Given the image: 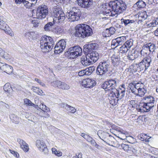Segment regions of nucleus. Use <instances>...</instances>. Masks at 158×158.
<instances>
[{
    "label": "nucleus",
    "instance_id": "5",
    "mask_svg": "<svg viewBox=\"0 0 158 158\" xmlns=\"http://www.w3.org/2000/svg\"><path fill=\"white\" fill-rule=\"evenodd\" d=\"M81 15V12L80 11L76 12L70 11L66 13V16L70 21L74 22L78 21L80 19Z\"/></svg>",
    "mask_w": 158,
    "mask_h": 158
},
{
    "label": "nucleus",
    "instance_id": "26",
    "mask_svg": "<svg viewBox=\"0 0 158 158\" xmlns=\"http://www.w3.org/2000/svg\"><path fill=\"white\" fill-rule=\"evenodd\" d=\"M0 29L3 30L8 34H11L10 31L8 30V29H9L8 26L1 19H0Z\"/></svg>",
    "mask_w": 158,
    "mask_h": 158
},
{
    "label": "nucleus",
    "instance_id": "38",
    "mask_svg": "<svg viewBox=\"0 0 158 158\" xmlns=\"http://www.w3.org/2000/svg\"><path fill=\"white\" fill-rule=\"evenodd\" d=\"M121 147L125 151L128 153L129 152V151H131L133 149L131 147H130L128 145L124 144H122L121 145Z\"/></svg>",
    "mask_w": 158,
    "mask_h": 158
},
{
    "label": "nucleus",
    "instance_id": "29",
    "mask_svg": "<svg viewBox=\"0 0 158 158\" xmlns=\"http://www.w3.org/2000/svg\"><path fill=\"white\" fill-rule=\"evenodd\" d=\"M72 51L74 52L75 54H77V56H80L81 55L82 53V50L81 47L79 46H74L72 47Z\"/></svg>",
    "mask_w": 158,
    "mask_h": 158
},
{
    "label": "nucleus",
    "instance_id": "58",
    "mask_svg": "<svg viewBox=\"0 0 158 158\" xmlns=\"http://www.w3.org/2000/svg\"><path fill=\"white\" fill-rule=\"evenodd\" d=\"M17 142L20 145V147L23 146L24 145H25V144H26V143L25 141L20 139H17Z\"/></svg>",
    "mask_w": 158,
    "mask_h": 158
},
{
    "label": "nucleus",
    "instance_id": "30",
    "mask_svg": "<svg viewBox=\"0 0 158 158\" xmlns=\"http://www.w3.org/2000/svg\"><path fill=\"white\" fill-rule=\"evenodd\" d=\"M81 62L82 65L85 66L89 65L93 63L90 59L86 57V56L85 57L82 58Z\"/></svg>",
    "mask_w": 158,
    "mask_h": 158
},
{
    "label": "nucleus",
    "instance_id": "64",
    "mask_svg": "<svg viewBox=\"0 0 158 158\" xmlns=\"http://www.w3.org/2000/svg\"><path fill=\"white\" fill-rule=\"evenodd\" d=\"M39 89V88L38 87H35L33 86H32L31 87V89L32 90V91L36 93Z\"/></svg>",
    "mask_w": 158,
    "mask_h": 158
},
{
    "label": "nucleus",
    "instance_id": "44",
    "mask_svg": "<svg viewBox=\"0 0 158 158\" xmlns=\"http://www.w3.org/2000/svg\"><path fill=\"white\" fill-rule=\"evenodd\" d=\"M106 32L108 33L110 35L114 34L115 31V28L113 27H111L109 28H106Z\"/></svg>",
    "mask_w": 158,
    "mask_h": 158
},
{
    "label": "nucleus",
    "instance_id": "8",
    "mask_svg": "<svg viewBox=\"0 0 158 158\" xmlns=\"http://www.w3.org/2000/svg\"><path fill=\"white\" fill-rule=\"evenodd\" d=\"M36 146L40 151H42L45 155L48 154V151L45 142L42 139H38L35 142Z\"/></svg>",
    "mask_w": 158,
    "mask_h": 158
},
{
    "label": "nucleus",
    "instance_id": "9",
    "mask_svg": "<svg viewBox=\"0 0 158 158\" xmlns=\"http://www.w3.org/2000/svg\"><path fill=\"white\" fill-rule=\"evenodd\" d=\"M77 3L81 7L87 10L91 9L93 5L92 0H77Z\"/></svg>",
    "mask_w": 158,
    "mask_h": 158
},
{
    "label": "nucleus",
    "instance_id": "41",
    "mask_svg": "<svg viewBox=\"0 0 158 158\" xmlns=\"http://www.w3.org/2000/svg\"><path fill=\"white\" fill-rule=\"evenodd\" d=\"M136 4L139 8H143L146 6L145 3L142 0H139L136 2Z\"/></svg>",
    "mask_w": 158,
    "mask_h": 158
},
{
    "label": "nucleus",
    "instance_id": "32",
    "mask_svg": "<svg viewBox=\"0 0 158 158\" xmlns=\"http://www.w3.org/2000/svg\"><path fill=\"white\" fill-rule=\"evenodd\" d=\"M121 21L122 23L124 24L125 26H129L135 22V21L134 20L129 19H126L123 18L121 19Z\"/></svg>",
    "mask_w": 158,
    "mask_h": 158
},
{
    "label": "nucleus",
    "instance_id": "39",
    "mask_svg": "<svg viewBox=\"0 0 158 158\" xmlns=\"http://www.w3.org/2000/svg\"><path fill=\"white\" fill-rule=\"evenodd\" d=\"M54 52L55 54H59L61 52L64 50H62V48L60 46L58 45L57 43L55 46Z\"/></svg>",
    "mask_w": 158,
    "mask_h": 158
},
{
    "label": "nucleus",
    "instance_id": "35",
    "mask_svg": "<svg viewBox=\"0 0 158 158\" xmlns=\"http://www.w3.org/2000/svg\"><path fill=\"white\" fill-rule=\"evenodd\" d=\"M24 104L27 106H32L34 108L37 107L38 105L33 104L31 101L27 98L24 99Z\"/></svg>",
    "mask_w": 158,
    "mask_h": 158
},
{
    "label": "nucleus",
    "instance_id": "23",
    "mask_svg": "<svg viewBox=\"0 0 158 158\" xmlns=\"http://www.w3.org/2000/svg\"><path fill=\"white\" fill-rule=\"evenodd\" d=\"M111 61L112 65L115 67L118 66L122 64L119 57H118V56H112Z\"/></svg>",
    "mask_w": 158,
    "mask_h": 158
},
{
    "label": "nucleus",
    "instance_id": "18",
    "mask_svg": "<svg viewBox=\"0 0 158 158\" xmlns=\"http://www.w3.org/2000/svg\"><path fill=\"white\" fill-rule=\"evenodd\" d=\"M139 107V108L138 109V111L141 112L149 111L151 109L146 102L141 103Z\"/></svg>",
    "mask_w": 158,
    "mask_h": 158
},
{
    "label": "nucleus",
    "instance_id": "53",
    "mask_svg": "<svg viewBox=\"0 0 158 158\" xmlns=\"http://www.w3.org/2000/svg\"><path fill=\"white\" fill-rule=\"evenodd\" d=\"M114 129L118 132L121 133L122 134H125V131L123 130L122 129H121L118 126H115L114 127Z\"/></svg>",
    "mask_w": 158,
    "mask_h": 158
},
{
    "label": "nucleus",
    "instance_id": "63",
    "mask_svg": "<svg viewBox=\"0 0 158 158\" xmlns=\"http://www.w3.org/2000/svg\"><path fill=\"white\" fill-rule=\"evenodd\" d=\"M144 13H145L144 12V13L143 14H142V15H141L140 14V16H139L138 17L139 19L140 18H141L144 19V20L145 19H146L147 17V15L146 14H144Z\"/></svg>",
    "mask_w": 158,
    "mask_h": 158
},
{
    "label": "nucleus",
    "instance_id": "17",
    "mask_svg": "<svg viewBox=\"0 0 158 158\" xmlns=\"http://www.w3.org/2000/svg\"><path fill=\"white\" fill-rule=\"evenodd\" d=\"M40 44L41 51L43 52H48L51 51L53 48V46L44 43L43 40L40 41Z\"/></svg>",
    "mask_w": 158,
    "mask_h": 158
},
{
    "label": "nucleus",
    "instance_id": "14",
    "mask_svg": "<svg viewBox=\"0 0 158 158\" xmlns=\"http://www.w3.org/2000/svg\"><path fill=\"white\" fill-rule=\"evenodd\" d=\"M126 40L125 36H121L112 40L111 42L112 46L116 48L122 45Z\"/></svg>",
    "mask_w": 158,
    "mask_h": 158
},
{
    "label": "nucleus",
    "instance_id": "33",
    "mask_svg": "<svg viewBox=\"0 0 158 158\" xmlns=\"http://www.w3.org/2000/svg\"><path fill=\"white\" fill-rule=\"evenodd\" d=\"M3 89L5 92L10 93L13 91L11 86L9 83H6L3 87Z\"/></svg>",
    "mask_w": 158,
    "mask_h": 158
},
{
    "label": "nucleus",
    "instance_id": "48",
    "mask_svg": "<svg viewBox=\"0 0 158 158\" xmlns=\"http://www.w3.org/2000/svg\"><path fill=\"white\" fill-rule=\"evenodd\" d=\"M52 150L53 153L58 156H60L62 155V153L60 151H57L55 148H52Z\"/></svg>",
    "mask_w": 158,
    "mask_h": 158
},
{
    "label": "nucleus",
    "instance_id": "20",
    "mask_svg": "<svg viewBox=\"0 0 158 158\" xmlns=\"http://www.w3.org/2000/svg\"><path fill=\"white\" fill-rule=\"evenodd\" d=\"M1 70L7 74H10L12 72L13 68L11 66L6 63H3L2 67L1 68Z\"/></svg>",
    "mask_w": 158,
    "mask_h": 158
},
{
    "label": "nucleus",
    "instance_id": "50",
    "mask_svg": "<svg viewBox=\"0 0 158 158\" xmlns=\"http://www.w3.org/2000/svg\"><path fill=\"white\" fill-rule=\"evenodd\" d=\"M22 3L27 8H29L32 6V4L26 0H23Z\"/></svg>",
    "mask_w": 158,
    "mask_h": 158
},
{
    "label": "nucleus",
    "instance_id": "49",
    "mask_svg": "<svg viewBox=\"0 0 158 158\" xmlns=\"http://www.w3.org/2000/svg\"><path fill=\"white\" fill-rule=\"evenodd\" d=\"M70 87L68 85L64 82H62L60 88L64 89H68Z\"/></svg>",
    "mask_w": 158,
    "mask_h": 158
},
{
    "label": "nucleus",
    "instance_id": "54",
    "mask_svg": "<svg viewBox=\"0 0 158 158\" xmlns=\"http://www.w3.org/2000/svg\"><path fill=\"white\" fill-rule=\"evenodd\" d=\"M114 91H112L110 92V93H113V94H114V95L117 98H118V94H119V90H117L116 89H115V90H113Z\"/></svg>",
    "mask_w": 158,
    "mask_h": 158
},
{
    "label": "nucleus",
    "instance_id": "22",
    "mask_svg": "<svg viewBox=\"0 0 158 158\" xmlns=\"http://www.w3.org/2000/svg\"><path fill=\"white\" fill-rule=\"evenodd\" d=\"M55 22L53 21L52 22H49L46 24L44 27V29L45 31H53L55 26Z\"/></svg>",
    "mask_w": 158,
    "mask_h": 158
},
{
    "label": "nucleus",
    "instance_id": "60",
    "mask_svg": "<svg viewBox=\"0 0 158 158\" xmlns=\"http://www.w3.org/2000/svg\"><path fill=\"white\" fill-rule=\"evenodd\" d=\"M6 53L3 51L2 48L0 50V56L5 58L6 55Z\"/></svg>",
    "mask_w": 158,
    "mask_h": 158
},
{
    "label": "nucleus",
    "instance_id": "31",
    "mask_svg": "<svg viewBox=\"0 0 158 158\" xmlns=\"http://www.w3.org/2000/svg\"><path fill=\"white\" fill-rule=\"evenodd\" d=\"M53 32L57 34H63L65 33L64 27H55Z\"/></svg>",
    "mask_w": 158,
    "mask_h": 158
},
{
    "label": "nucleus",
    "instance_id": "42",
    "mask_svg": "<svg viewBox=\"0 0 158 158\" xmlns=\"http://www.w3.org/2000/svg\"><path fill=\"white\" fill-rule=\"evenodd\" d=\"M129 49V48L124 44L120 48V51H122V53H126Z\"/></svg>",
    "mask_w": 158,
    "mask_h": 158
},
{
    "label": "nucleus",
    "instance_id": "28",
    "mask_svg": "<svg viewBox=\"0 0 158 158\" xmlns=\"http://www.w3.org/2000/svg\"><path fill=\"white\" fill-rule=\"evenodd\" d=\"M53 13L52 15L53 16H57V15L63 11L62 8L59 6H54L52 9Z\"/></svg>",
    "mask_w": 158,
    "mask_h": 158
},
{
    "label": "nucleus",
    "instance_id": "11",
    "mask_svg": "<svg viewBox=\"0 0 158 158\" xmlns=\"http://www.w3.org/2000/svg\"><path fill=\"white\" fill-rule=\"evenodd\" d=\"M141 55V51L133 49L128 53L127 57L128 60L132 61L139 56Z\"/></svg>",
    "mask_w": 158,
    "mask_h": 158
},
{
    "label": "nucleus",
    "instance_id": "37",
    "mask_svg": "<svg viewBox=\"0 0 158 158\" xmlns=\"http://www.w3.org/2000/svg\"><path fill=\"white\" fill-rule=\"evenodd\" d=\"M66 39H61L57 43V45L60 46L62 50H64L65 48L66 44Z\"/></svg>",
    "mask_w": 158,
    "mask_h": 158
},
{
    "label": "nucleus",
    "instance_id": "34",
    "mask_svg": "<svg viewBox=\"0 0 158 158\" xmlns=\"http://www.w3.org/2000/svg\"><path fill=\"white\" fill-rule=\"evenodd\" d=\"M55 17L57 19L59 22L64 21L65 18V15L63 11L58 14L57 16H55Z\"/></svg>",
    "mask_w": 158,
    "mask_h": 158
},
{
    "label": "nucleus",
    "instance_id": "21",
    "mask_svg": "<svg viewBox=\"0 0 158 158\" xmlns=\"http://www.w3.org/2000/svg\"><path fill=\"white\" fill-rule=\"evenodd\" d=\"M139 84V83H137L135 84L133 83H131L129 84L128 87L131 92L136 96L138 95V94L137 93V89L138 88V85Z\"/></svg>",
    "mask_w": 158,
    "mask_h": 158
},
{
    "label": "nucleus",
    "instance_id": "56",
    "mask_svg": "<svg viewBox=\"0 0 158 158\" xmlns=\"http://www.w3.org/2000/svg\"><path fill=\"white\" fill-rule=\"evenodd\" d=\"M149 50L150 52H153L156 49V46L154 44H151L149 47Z\"/></svg>",
    "mask_w": 158,
    "mask_h": 158
},
{
    "label": "nucleus",
    "instance_id": "3",
    "mask_svg": "<svg viewBox=\"0 0 158 158\" xmlns=\"http://www.w3.org/2000/svg\"><path fill=\"white\" fill-rule=\"evenodd\" d=\"M110 61L108 60L101 62L97 68V74L102 76L107 73L110 68Z\"/></svg>",
    "mask_w": 158,
    "mask_h": 158
},
{
    "label": "nucleus",
    "instance_id": "47",
    "mask_svg": "<svg viewBox=\"0 0 158 158\" xmlns=\"http://www.w3.org/2000/svg\"><path fill=\"white\" fill-rule=\"evenodd\" d=\"M60 106L61 107L64 108L66 110L70 112L71 106L64 103L61 104Z\"/></svg>",
    "mask_w": 158,
    "mask_h": 158
},
{
    "label": "nucleus",
    "instance_id": "16",
    "mask_svg": "<svg viewBox=\"0 0 158 158\" xmlns=\"http://www.w3.org/2000/svg\"><path fill=\"white\" fill-rule=\"evenodd\" d=\"M143 99L145 101V102L151 109L154 106L155 98L152 96L149 95L145 96L143 98Z\"/></svg>",
    "mask_w": 158,
    "mask_h": 158
},
{
    "label": "nucleus",
    "instance_id": "1",
    "mask_svg": "<svg viewBox=\"0 0 158 158\" xmlns=\"http://www.w3.org/2000/svg\"><path fill=\"white\" fill-rule=\"evenodd\" d=\"M106 6L107 8L111 12V16H112L123 13L125 11L127 7L125 2L122 0L111 1L106 3Z\"/></svg>",
    "mask_w": 158,
    "mask_h": 158
},
{
    "label": "nucleus",
    "instance_id": "7",
    "mask_svg": "<svg viewBox=\"0 0 158 158\" xmlns=\"http://www.w3.org/2000/svg\"><path fill=\"white\" fill-rule=\"evenodd\" d=\"M48 15V8L44 7L39 6L37 9L36 15L37 18L39 19L45 18Z\"/></svg>",
    "mask_w": 158,
    "mask_h": 158
},
{
    "label": "nucleus",
    "instance_id": "36",
    "mask_svg": "<svg viewBox=\"0 0 158 158\" xmlns=\"http://www.w3.org/2000/svg\"><path fill=\"white\" fill-rule=\"evenodd\" d=\"M147 134H142L138 136L139 139L142 141H144L145 142H149L150 141L149 139L151 138L150 137L149 138H148L147 137Z\"/></svg>",
    "mask_w": 158,
    "mask_h": 158
},
{
    "label": "nucleus",
    "instance_id": "57",
    "mask_svg": "<svg viewBox=\"0 0 158 158\" xmlns=\"http://www.w3.org/2000/svg\"><path fill=\"white\" fill-rule=\"evenodd\" d=\"M23 146H21V148L25 152H27L29 150L28 145L26 143L25 145H24Z\"/></svg>",
    "mask_w": 158,
    "mask_h": 158
},
{
    "label": "nucleus",
    "instance_id": "61",
    "mask_svg": "<svg viewBox=\"0 0 158 158\" xmlns=\"http://www.w3.org/2000/svg\"><path fill=\"white\" fill-rule=\"evenodd\" d=\"M43 107H42V109L44 110H43L45 112L47 113L48 112H49L50 111L49 108L47 107L45 105H43Z\"/></svg>",
    "mask_w": 158,
    "mask_h": 158
},
{
    "label": "nucleus",
    "instance_id": "24",
    "mask_svg": "<svg viewBox=\"0 0 158 158\" xmlns=\"http://www.w3.org/2000/svg\"><path fill=\"white\" fill-rule=\"evenodd\" d=\"M43 40L44 43L47 44L49 45H51L53 47L54 44V40L52 39L50 36L45 35L42 37V40Z\"/></svg>",
    "mask_w": 158,
    "mask_h": 158
},
{
    "label": "nucleus",
    "instance_id": "43",
    "mask_svg": "<svg viewBox=\"0 0 158 158\" xmlns=\"http://www.w3.org/2000/svg\"><path fill=\"white\" fill-rule=\"evenodd\" d=\"M133 40L132 39H130L127 41L124 44L128 48H130L133 45Z\"/></svg>",
    "mask_w": 158,
    "mask_h": 158
},
{
    "label": "nucleus",
    "instance_id": "51",
    "mask_svg": "<svg viewBox=\"0 0 158 158\" xmlns=\"http://www.w3.org/2000/svg\"><path fill=\"white\" fill-rule=\"evenodd\" d=\"M49 115L47 113L45 112L43 110L41 111L40 116L41 117H44L46 118H48L49 117Z\"/></svg>",
    "mask_w": 158,
    "mask_h": 158
},
{
    "label": "nucleus",
    "instance_id": "59",
    "mask_svg": "<svg viewBox=\"0 0 158 158\" xmlns=\"http://www.w3.org/2000/svg\"><path fill=\"white\" fill-rule=\"evenodd\" d=\"M78 75L80 76H82L85 75H87L85 69L82 70L78 72Z\"/></svg>",
    "mask_w": 158,
    "mask_h": 158
},
{
    "label": "nucleus",
    "instance_id": "19",
    "mask_svg": "<svg viewBox=\"0 0 158 158\" xmlns=\"http://www.w3.org/2000/svg\"><path fill=\"white\" fill-rule=\"evenodd\" d=\"M138 87L137 89V93L138 94L137 96L140 97L143 96L147 92L145 85H143V83H140V84L138 85Z\"/></svg>",
    "mask_w": 158,
    "mask_h": 158
},
{
    "label": "nucleus",
    "instance_id": "15",
    "mask_svg": "<svg viewBox=\"0 0 158 158\" xmlns=\"http://www.w3.org/2000/svg\"><path fill=\"white\" fill-rule=\"evenodd\" d=\"M24 36L29 41H31L33 40L37 39L39 35L36 31L28 32L25 33Z\"/></svg>",
    "mask_w": 158,
    "mask_h": 158
},
{
    "label": "nucleus",
    "instance_id": "62",
    "mask_svg": "<svg viewBox=\"0 0 158 158\" xmlns=\"http://www.w3.org/2000/svg\"><path fill=\"white\" fill-rule=\"evenodd\" d=\"M9 151L12 154H13V155L15 156L16 157H18V156H19V154L17 152H15V151L12 150L10 149H9Z\"/></svg>",
    "mask_w": 158,
    "mask_h": 158
},
{
    "label": "nucleus",
    "instance_id": "12",
    "mask_svg": "<svg viewBox=\"0 0 158 158\" xmlns=\"http://www.w3.org/2000/svg\"><path fill=\"white\" fill-rule=\"evenodd\" d=\"M99 47L96 43H90L85 45L84 46L83 51L85 53L91 52L93 50H97Z\"/></svg>",
    "mask_w": 158,
    "mask_h": 158
},
{
    "label": "nucleus",
    "instance_id": "25",
    "mask_svg": "<svg viewBox=\"0 0 158 158\" xmlns=\"http://www.w3.org/2000/svg\"><path fill=\"white\" fill-rule=\"evenodd\" d=\"M72 48L71 47L68 49L65 52V55L70 59H74L77 58L78 56L74 52L72 51Z\"/></svg>",
    "mask_w": 158,
    "mask_h": 158
},
{
    "label": "nucleus",
    "instance_id": "52",
    "mask_svg": "<svg viewBox=\"0 0 158 158\" xmlns=\"http://www.w3.org/2000/svg\"><path fill=\"white\" fill-rule=\"evenodd\" d=\"M34 108H35L34 110L35 113L40 116L42 110L38 106L37 107Z\"/></svg>",
    "mask_w": 158,
    "mask_h": 158
},
{
    "label": "nucleus",
    "instance_id": "45",
    "mask_svg": "<svg viewBox=\"0 0 158 158\" xmlns=\"http://www.w3.org/2000/svg\"><path fill=\"white\" fill-rule=\"evenodd\" d=\"M119 94H118V98L120 99H121L124 96L125 93V89H124L123 90L122 89H119Z\"/></svg>",
    "mask_w": 158,
    "mask_h": 158
},
{
    "label": "nucleus",
    "instance_id": "13",
    "mask_svg": "<svg viewBox=\"0 0 158 158\" xmlns=\"http://www.w3.org/2000/svg\"><path fill=\"white\" fill-rule=\"evenodd\" d=\"M87 53L86 57L89 58L92 63H95L99 58L100 54L96 51H92Z\"/></svg>",
    "mask_w": 158,
    "mask_h": 158
},
{
    "label": "nucleus",
    "instance_id": "6",
    "mask_svg": "<svg viewBox=\"0 0 158 158\" xmlns=\"http://www.w3.org/2000/svg\"><path fill=\"white\" fill-rule=\"evenodd\" d=\"M117 86L116 81L114 79H111L105 81L102 85V87L104 89H107V90H114Z\"/></svg>",
    "mask_w": 158,
    "mask_h": 158
},
{
    "label": "nucleus",
    "instance_id": "40",
    "mask_svg": "<svg viewBox=\"0 0 158 158\" xmlns=\"http://www.w3.org/2000/svg\"><path fill=\"white\" fill-rule=\"evenodd\" d=\"M95 67L94 66H91L86 68L85 72H86L87 75H91L95 70Z\"/></svg>",
    "mask_w": 158,
    "mask_h": 158
},
{
    "label": "nucleus",
    "instance_id": "27",
    "mask_svg": "<svg viewBox=\"0 0 158 158\" xmlns=\"http://www.w3.org/2000/svg\"><path fill=\"white\" fill-rule=\"evenodd\" d=\"M103 135H106L109 136V138L106 140H102L105 142L107 143L109 145L113 146V144H114V142L111 140L113 139H114V137L111 136V135H109V134L108 133H106V132H103Z\"/></svg>",
    "mask_w": 158,
    "mask_h": 158
},
{
    "label": "nucleus",
    "instance_id": "46",
    "mask_svg": "<svg viewBox=\"0 0 158 158\" xmlns=\"http://www.w3.org/2000/svg\"><path fill=\"white\" fill-rule=\"evenodd\" d=\"M126 137V140L128 142L131 144L135 143L136 141V139L131 136Z\"/></svg>",
    "mask_w": 158,
    "mask_h": 158
},
{
    "label": "nucleus",
    "instance_id": "4",
    "mask_svg": "<svg viewBox=\"0 0 158 158\" xmlns=\"http://www.w3.org/2000/svg\"><path fill=\"white\" fill-rule=\"evenodd\" d=\"M151 60L150 56L145 57L138 64H136L138 69H140V71H146L149 67Z\"/></svg>",
    "mask_w": 158,
    "mask_h": 158
},
{
    "label": "nucleus",
    "instance_id": "55",
    "mask_svg": "<svg viewBox=\"0 0 158 158\" xmlns=\"http://www.w3.org/2000/svg\"><path fill=\"white\" fill-rule=\"evenodd\" d=\"M156 23L155 21L154 20H153L150 23L147 25L148 27H153L156 26Z\"/></svg>",
    "mask_w": 158,
    "mask_h": 158
},
{
    "label": "nucleus",
    "instance_id": "10",
    "mask_svg": "<svg viewBox=\"0 0 158 158\" xmlns=\"http://www.w3.org/2000/svg\"><path fill=\"white\" fill-rule=\"evenodd\" d=\"M81 84L85 87L91 88L96 85V83L94 80L87 78L83 80Z\"/></svg>",
    "mask_w": 158,
    "mask_h": 158
},
{
    "label": "nucleus",
    "instance_id": "2",
    "mask_svg": "<svg viewBox=\"0 0 158 158\" xmlns=\"http://www.w3.org/2000/svg\"><path fill=\"white\" fill-rule=\"evenodd\" d=\"M93 34V30L87 24H81L76 27L73 35L76 37L84 38L91 36Z\"/></svg>",
    "mask_w": 158,
    "mask_h": 158
}]
</instances>
